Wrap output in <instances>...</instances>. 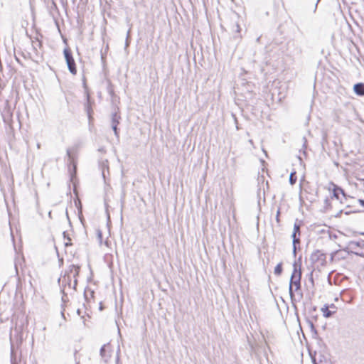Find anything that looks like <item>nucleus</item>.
<instances>
[{
    "label": "nucleus",
    "mask_w": 364,
    "mask_h": 364,
    "mask_svg": "<svg viewBox=\"0 0 364 364\" xmlns=\"http://www.w3.org/2000/svg\"><path fill=\"white\" fill-rule=\"evenodd\" d=\"M348 25L349 28H351V25H350V23H348Z\"/></svg>",
    "instance_id": "obj_25"
},
{
    "label": "nucleus",
    "mask_w": 364,
    "mask_h": 364,
    "mask_svg": "<svg viewBox=\"0 0 364 364\" xmlns=\"http://www.w3.org/2000/svg\"><path fill=\"white\" fill-rule=\"evenodd\" d=\"M56 26H58V28H59V26H59V24H58V23H56Z\"/></svg>",
    "instance_id": "obj_30"
},
{
    "label": "nucleus",
    "mask_w": 364,
    "mask_h": 364,
    "mask_svg": "<svg viewBox=\"0 0 364 364\" xmlns=\"http://www.w3.org/2000/svg\"><path fill=\"white\" fill-rule=\"evenodd\" d=\"M310 261L314 265V267L322 266L326 262V255L320 250H316L310 256Z\"/></svg>",
    "instance_id": "obj_3"
},
{
    "label": "nucleus",
    "mask_w": 364,
    "mask_h": 364,
    "mask_svg": "<svg viewBox=\"0 0 364 364\" xmlns=\"http://www.w3.org/2000/svg\"><path fill=\"white\" fill-rule=\"evenodd\" d=\"M76 355H77V350H75V361H77V360Z\"/></svg>",
    "instance_id": "obj_22"
},
{
    "label": "nucleus",
    "mask_w": 364,
    "mask_h": 364,
    "mask_svg": "<svg viewBox=\"0 0 364 364\" xmlns=\"http://www.w3.org/2000/svg\"><path fill=\"white\" fill-rule=\"evenodd\" d=\"M24 328V322L22 321L21 325L16 324L14 331L19 334L20 338H22V331Z\"/></svg>",
    "instance_id": "obj_11"
},
{
    "label": "nucleus",
    "mask_w": 364,
    "mask_h": 364,
    "mask_svg": "<svg viewBox=\"0 0 364 364\" xmlns=\"http://www.w3.org/2000/svg\"><path fill=\"white\" fill-rule=\"evenodd\" d=\"M66 215H67L68 219L69 220V217H68V213H66Z\"/></svg>",
    "instance_id": "obj_27"
},
{
    "label": "nucleus",
    "mask_w": 364,
    "mask_h": 364,
    "mask_svg": "<svg viewBox=\"0 0 364 364\" xmlns=\"http://www.w3.org/2000/svg\"><path fill=\"white\" fill-rule=\"evenodd\" d=\"M323 316L326 318H328L333 315L334 311H331L328 309V306H324L321 309Z\"/></svg>",
    "instance_id": "obj_12"
},
{
    "label": "nucleus",
    "mask_w": 364,
    "mask_h": 364,
    "mask_svg": "<svg viewBox=\"0 0 364 364\" xmlns=\"http://www.w3.org/2000/svg\"><path fill=\"white\" fill-rule=\"evenodd\" d=\"M358 203L360 204V205H362L364 208V200L359 199Z\"/></svg>",
    "instance_id": "obj_20"
},
{
    "label": "nucleus",
    "mask_w": 364,
    "mask_h": 364,
    "mask_svg": "<svg viewBox=\"0 0 364 364\" xmlns=\"http://www.w3.org/2000/svg\"><path fill=\"white\" fill-rule=\"evenodd\" d=\"M320 1V0H317V2H316V7L317 6V4H318V1Z\"/></svg>",
    "instance_id": "obj_26"
},
{
    "label": "nucleus",
    "mask_w": 364,
    "mask_h": 364,
    "mask_svg": "<svg viewBox=\"0 0 364 364\" xmlns=\"http://www.w3.org/2000/svg\"><path fill=\"white\" fill-rule=\"evenodd\" d=\"M55 23H58V21L57 20H55Z\"/></svg>",
    "instance_id": "obj_29"
},
{
    "label": "nucleus",
    "mask_w": 364,
    "mask_h": 364,
    "mask_svg": "<svg viewBox=\"0 0 364 364\" xmlns=\"http://www.w3.org/2000/svg\"><path fill=\"white\" fill-rule=\"evenodd\" d=\"M120 119V117L117 115V113H114L112 114V126H114V124L117 126L119 124V119Z\"/></svg>",
    "instance_id": "obj_13"
},
{
    "label": "nucleus",
    "mask_w": 364,
    "mask_h": 364,
    "mask_svg": "<svg viewBox=\"0 0 364 364\" xmlns=\"http://www.w3.org/2000/svg\"><path fill=\"white\" fill-rule=\"evenodd\" d=\"M296 180H297V178H296V172L295 171L291 172L290 173V176H289V183L291 185H294V184L296 183Z\"/></svg>",
    "instance_id": "obj_14"
},
{
    "label": "nucleus",
    "mask_w": 364,
    "mask_h": 364,
    "mask_svg": "<svg viewBox=\"0 0 364 364\" xmlns=\"http://www.w3.org/2000/svg\"><path fill=\"white\" fill-rule=\"evenodd\" d=\"M364 247V240H361L359 241H350L348 242V247L353 250H355L358 247Z\"/></svg>",
    "instance_id": "obj_7"
},
{
    "label": "nucleus",
    "mask_w": 364,
    "mask_h": 364,
    "mask_svg": "<svg viewBox=\"0 0 364 364\" xmlns=\"http://www.w3.org/2000/svg\"><path fill=\"white\" fill-rule=\"evenodd\" d=\"M235 27L237 28V31H238L239 24H235Z\"/></svg>",
    "instance_id": "obj_24"
},
{
    "label": "nucleus",
    "mask_w": 364,
    "mask_h": 364,
    "mask_svg": "<svg viewBox=\"0 0 364 364\" xmlns=\"http://www.w3.org/2000/svg\"><path fill=\"white\" fill-rule=\"evenodd\" d=\"M301 277V270L297 269L296 264L295 263L294 264V271L291 276L289 287V295L291 299H293V297H294V291H293L294 287L295 291L300 289Z\"/></svg>",
    "instance_id": "obj_2"
},
{
    "label": "nucleus",
    "mask_w": 364,
    "mask_h": 364,
    "mask_svg": "<svg viewBox=\"0 0 364 364\" xmlns=\"http://www.w3.org/2000/svg\"><path fill=\"white\" fill-rule=\"evenodd\" d=\"M292 240H293V254L294 256H296V244L300 243V239L299 237H297L296 235H291Z\"/></svg>",
    "instance_id": "obj_10"
},
{
    "label": "nucleus",
    "mask_w": 364,
    "mask_h": 364,
    "mask_svg": "<svg viewBox=\"0 0 364 364\" xmlns=\"http://www.w3.org/2000/svg\"><path fill=\"white\" fill-rule=\"evenodd\" d=\"M87 112H89V109L87 110ZM88 115H89V117H90V113L88 112Z\"/></svg>",
    "instance_id": "obj_28"
},
{
    "label": "nucleus",
    "mask_w": 364,
    "mask_h": 364,
    "mask_svg": "<svg viewBox=\"0 0 364 364\" xmlns=\"http://www.w3.org/2000/svg\"><path fill=\"white\" fill-rule=\"evenodd\" d=\"M279 214H280V209L279 208L277 212V215H276V220L277 223L279 222Z\"/></svg>",
    "instance_id": "obj_19"
},
{
    "label": "nucleus",
    "mask_w": 364,
    "mask_h": 364,
    "mask_svg": "<svg viewBox=\"0 0 364 364\" xmlns=\"http://www.w3.org/2000/svg\"><path fill=\"white\" fill-rule=\"evenodd\" d=\"M79 269L80 267L78 266H70V272L68 274H65L58 279L63 294H67L65 291L68 289H75L77 285L76 277L79 274Z\"/></svg>",
    "instance_id": "obj_1"
},
{
    "label": "nucleus",
    "mask_w": 364,
    "mask_h": 364,
    "mask_svg": "<svg viewBox=\"0 0 364 364\" xmlns=\"http://www.w3.org/2000/svg\"><path fill=\"white\" fill-rule=\"evenodd\" d=\"M67 155L68 156V157L70 158V159H71V152H70V149H68L67 150Z\"/></svg>",
    "instance_id": "obj_21"
},
{
    "label": "nucleus",
    "mask_w": 364,
    "mask_h": 364,
    "mask_svg": "<svg viewBox=\"0 0 364 364\" xmlns=\"http://www.w3.org/2000/svg\"><path fill=\"white\" fill-rule=\"evenodd\" d=\"M111 347L109 344H105L100 349V355L105 362H107L111 357Z\"/></svg>",
    "instance_id": "obj_5"
},
{
    "label": "nucleus",
    "mask_w": 364,
    "mask_h": 364,
    "mask_svg": "<svg viewBox=\"0 0 364 364\" xmlns=\"http://www.w3.org/2000/svg\"><path fill=\"white\" fill-rule=\"evenodd\" d=\"M128 33H129V31H128ZM127 37H129V33H127ZM126 46H128V42H127V43H126Z\"/></svg>",
    "instance_id": "obj_23"
},
{
    "label": "nucleus",
    "mask_w": 364,
    "mask_h": 364,
    "mask_svg": "<svg viewBox=\"0 0 364 364\" xmlns=\"http://www.w3.org/2000/svg\"><path fill=\"white\" fill-rule=\"evenodd\" d=\"M297 234L299 236L300 235V225L295 223L294 225V232L291 235H296Z\"/></svg>",
    "instance_id": "obj_15"
},
{
    "label": "nucleus",
    "mask_w": 364,
    "mask_h": 364,
    "mask_svg": "<svg viewBox=\"0 0 364 364\" xmlns=\"http://www.w3.org/2000/svg\"><path fill=\"white\" fill-rule=\"evenodd\" d=\"M282 272V264L279 263L274 268V274L277 275H280Z\"/></svg>",
    "instance_id": "obj_16"
},
{
    "label": "nucleus",
    "mask_w": 364,
    "mask_h": 364,
    "mask_svg": "<svg viewBox=\"0 0 364 364\" xmlns=\"http://www.w3.org/2000/svg\"><path fill=\"white\" fill-rule=\"evenodd\" d=\"M63 53L70 72L72 74L75 75L77 73L75 63L73 58L70 50L68 48H65Z\"/></svg>",
    "instance_id": "obj_4"
},
{
    "label": "nucleus",
    "mask_w": 364,
    "mask_h": 364,
    "mask_svg": "<svg viewBox=\"0 0 364 364\" xmlns=\"http://www.w3.org/2000/svg\"><path fill=\"white\" fill-rule=\"evenodd\" d=\"M112 128L114 132V135L117 136V138H119V132H118L117 126L114 124V126H112Z\"/></svg>",
    "instance_id": "obj_18"
},
{
    "label": "nucleus",
    "mask_w": 364,
    "mask_h": 364,
    "mask_svg": "<svg viewBox=\"0 0 364 364\" xmlns=\"http://www.w3.org/2000/svg\"><path fill=\"white\" fill-rule=\"evenodd\" d=\"M353 90L356 95L359 96L364 95V83L359 82L353 86Z\"/></svg>",
    "instance_id": "obj_6"
},
{
    "label": "nucleus",
    "mask_w": 364,
    "mask_h": 364,
    "mask_svg": "<svg viewBox=\"0 0 364 364\" xmlns=\"http://www.w3.org/2000/svg\"><path fill=\"white\" fill-rule=\"evenodd\" d=\"M333 186H334V188L333 189V195L336 199H338V200L340 199V197H339L340 194L345 196L344 191L342 188H341L335 185H333Z\"/></svg>",
    "instance_id": "obj_9"
},
{
    "label": "nucleus",
    "mask_w": 364,
    "mask_h": 364,
    "mask_svg": "<svg viewBox=\"0 0 364 364\" xmlns=\"http://www.w3.org/2000/svg\"><path fill=\"white\" fill-rule=\"evenodd\" d=\"M63 236H64V238L67 240V241L65 242V246L68 247V246L72 245V243L70 242L71 239L68 236L66 235L65 232H63Z\"/></svg>",
    "instance_id": "obj_17"
},
{
    "label": "nucleus",
    "mask_w": 364,
    "mask_h": 364,
    "mask_svg": "<svg viewBox=\"0 0 364 364\" xmlns=\"http://www.w3.org/2000/svg\"><path fill=\"white\" fill-rule=\"evenodd\" d=\"M40 37H42V36L36 34V37L34 38V40H32V46L36 51H37L38 48H41L42 46Z\"/></svg>",
    "instance_id": "obj_8"
}]
</instances>
